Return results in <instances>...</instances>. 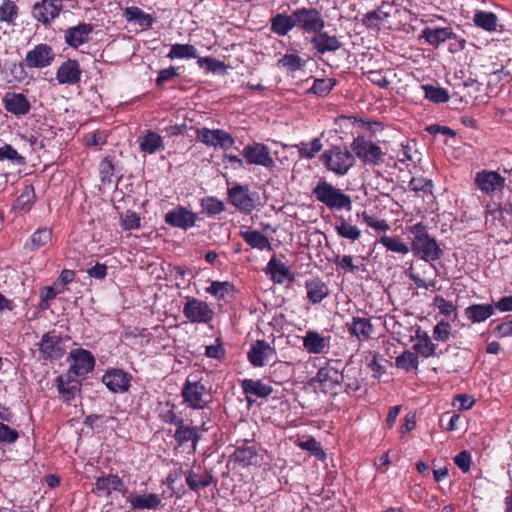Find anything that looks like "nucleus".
Wrapping results in <instances>:
<instances>
[{"mask_svg": "<svg viewBox=\"0 0 512 512\" xmlns=\"http://www.w3.org/2000/svg\"><path fill=\"white\" fill-rule=\"evenodd\" d=\"M82 70L75 59L64 61L56 71V80L59 84L75 85L80 82Z\"/></svg>", "mask_w": 512, "mask_h": 512, "instance_id": "obj_20", "label": "nucleus"}, {"mask_svg": "<svg viewBox=\"0 0 512 512\" xmlns=\"http://www.w3.org/2000/svg\"><path fill=\"white\" fill-rule=\"evenodd\" d=\"M101 181L103 183L110 182L114 174V165L109 157H105L99 165Z\"/></svg>", "mask_w": 512, "mask_h": 512, "instance_id": "obj_64", "label": "nucleus"}, {"mask_svg": "<svg viewBox=\"0 0 512 512\" xmlns=\"http://www.w3.org/2000/svg\"><path fill=\"white\" fill-rule=\"evenodd\" d=\"M432 187V181L423 177H413L409 182V188L414 192L431 193Z\"/></svg>", "mask_w": 512, "mask_h": 512, "instance_id": "obj_57", "label": "nucleus"}, {"mask_svg": "<svg viewBox=\"0 0 512 512\" xmlns=\"http://www.w3.org/2000/svg\"><path fill=\"white\" fill-rule=\"evenodd\" d=\"M185 476L186 484L189 489L197 492L201 488H206L210 486L213 482V475L209 471H204L203 473H197L194 469H189L187 471H179Z\"/></svg>", "mask_w": 512, "mask_h": 512, "instance_id": "obj_27", "label": "nucleus"}, {"mask_svg": "<svg viewBox=\"0 0 512 512\" xmlns=\"http://www.w3.org/2000/svg\"><path fill=\"white\" fill-rule=\"evenodd\" d=\"M234 290V285L228 281H213L211 285L206 288L207 293L213 295L219 300L225 299V297L229 294H232Z\"/></svg>", "mask_w": 512, "mask_h": 512, "instance_id": "obj_46", "label": "nucleus"}, {"mask_svg": "<svg viewBox=\"0 0 512 512\" xmlns=\"http://www.w3.org/2000/svg\"><path fill=\"white\" fill-rule=\"evenodd\" d=\"M312 194L330 210L351 211L352 209L351 197L326 180L318 181L312 190Z\"/></svg>", "mask_w": 512, "mask_h": 512, "instance_id": "obj_2", "label": "nucleus"}, {"mask_svg": "<svg viewBox=\"0 0 512 512\" xmlns=\"http://www.w3.org/2000/svg\"><path fill=\"white\" fill-rule=\"evenodd\" d=\"M414 349L423 357L428 358L435 355L436 345L431 342L429 337H425L414 345Z\"/></svg>", "mask_w": 512, "mask_h": 512, "instance_id": "obj_60", "label": "nucleus"}, {"mask_svg": "<svg viewBox=\"0 0 512 512\" xmlns=\"http://www.w3.org/2000/svg\"><path fill=\"white\" fill-rule=\"evenodd\" d=\"M170 59L175 58H197V50L191 44H174L171 47L170 52L167 55Z\"/></svg>", "mask_w": 512, "mask_h": 512, "instance_id": "obj_49", "label": "nucleus"}, {"mask_svg": "<svg viewBox=\"0 0 512 512\" xmlns=\"http://www.w3.org/2000/svg\"><path fill=\"white\" fill-rule=\"evenodd\" d=\"M182 311L186 319L196 324H209L215 315L209 304L194 297L187 298Z\"/></svg>", "mask_w": 512, "mask_h": 512, "instance_id": "obj_6", "label": "nucleus"}, {"mask_svg": "<svg viewBox=\"0 0 512 512\" xmlns=\"http://www.w3.org/2000/svg\"><path fill=\"white\" fill-rule=\"evenodd\" d=\"M451 326L448 322L440 321L433 329V338L437 341H447L450 337Z\"/></svg>", "mask_w": 512, "mask_h": 512, "instance_id": "obj_63", "label": "nucleus"}, {"mask_svg": "<svg viewBox=\"0 0 512 512\" xmlns=\"http://www.w3.org/2000/svg\"><path fill=\"white\" fill-rule=\"evenodd\" d=\"M203 212L208 215H217L224 211V203L214 197H208L201 201Z\"/></svg>", "mask_w": 512, "mask_h": 512, "instance_id": "obj_54", "label": "nucleus"}, {"mask_svg": "<svg viewBox=\"0 0 512 512\" xmlns=\"http://www.w3.org/2000/svg\"><path fill=\"white\" fill-rule=\"evenodd\" d=\"M124 16L128 22H137L142 27L150 28L154 22L150 14L145 13L136 6L127 7L124 11Z\"/></svg>", "mask_w": 512, "mask_h": 512, "instance_id": "obj_40", "label": "nucleus"}, {"mask_svg": "<svg viewBox=\"0 0 512 512\" xmlns=\"http://www.w3.org/2000/svg\"><path fill=\"white\" fill-rule=\"evenodd\" d=\"M196 134L197 139L207 146H219L224 150L230 149L235 143L232 135L222 129L201 128L197 129Z\"/></svg>", "mask_w": 512, "mask_h": 512, "instance_id": "obj_10", "label": "nucleus"}, {"mask_svg": "<svg viewBox=\"0 0 512 512\" xmlns=\"http://www.w3.org/2000/svg\"><path fill=\"white\" fill-rule=\"evenodd\" d=\"M388 251L407 254L410 251L409 246L398 236H382L379 241Z\"/></svg>", "mask_w": 512, "mask_h": 512, "instance_id": "obj_45", "label": "nucleus"}, {"mask_svg": "<svg viewBox=\"0 0 512 512\" xmlns=\"http://www.w3.org/2000/svg\"><path fill=\"white\" fill-rule=\"evenodd\" d=\"M241 387L246 395H254L260 398L268 397L272 394L273 388L264 384L261 380L244 379Z\"/></svg>", "mask_w": 512, "mask_h": 512, "instance_id": "obj_35", "label": "nucleus"}, {"mask_svg": "<svg viewBox=\"0 0 512 512\" xmlns=\"http://www.w3.org/2000/svg\"><path fill=\"white\" fill-rule=\"evenodd\" d=\"M494 314V306L491 304H473L465 309V316L473 323H480Z\"/></svg>", "mask_w": 512, "mask_h": 512, "instance_id": "obj_34", "label": "nucleus"}, {"mask_svg": "<svg viewBox=\"0 0 512 512\" xmlns=\"http://www.w3.org/2000/svg\"><path fill=\"white\" fill-rule=\"evenodd\" d=\"M352 152L365 165L379 166L384 163L385 153L381 147L364 136H357L351 145Z\"/></svg>", "mask_w": 512, "mask_h": 512, "instance_id": "obj_4", "label": "nucleus"}, {"mask_svg": "<svg viewBox=\"0 0 512 512\" xmlns=\"http://www.w3.org/2000/svg\"><path fill=\"white\" fill-rule=\"evenodd\" d=\"M52 231L49 228H39L31 236V250H37L51 241Z\"/></svg>", "mask_w": 512, "mask_h": 512, "instance_id": "obj_52", "label": "nucleus"}, {"mask_svg": "<svg viewBox=\"0 0 512 512\" xmlns=\"http://www.w3.org/2000/svg\"><path fill=\"white\" fill-rule=\"evenodd\" d=\"M19 438V433L16 429L0 422V444H12Z\"/></svg>", "mask_w": 512, "mask_h": 512, "instance_id": "obj_59", "label": "nucleus"}, {"mask_svg": "<svg viewBox=\"0 0 512 512\" xmlns=\"http://www.w3.org/2000/svg\"><path fill=\"white\" fill-rule=\"evenodd\" d=\"M196 220V214L182 206H178L177 208L170 210L165 215L166 224L183 230L193 227Z\"/></svg>", "mask_w": 512, "mask_h": 512, "instance_id": "obj_18", "label": "nucleus"}, {"mask_svg": "<svg viewBox=\"0 0 512 512\" xmlns=\"http://www.w3.org/2000/svg\"><path fill=\"white\" fill-rule=\"evenodd\" d=\"M139 146L141 151L154 154L163 148V139L158 133L149 130L140 140Z\"/></svg>", "mask_w": 512, "mask_h": 512, "instance_id": "obj_39", "label": "nucleus"}, {"mask_svg": "<svg viewBox=\"0 0 512 512\" xmlns=\"http://www.w3.org/2000/svg\"><path fill=\"white\" fill-rule=\"evenodd\" d=\"M62 9V0H42L34 4L32 15L37 21L47 25L59 16Z\"/></svg>", "mask_w": 512, "mask_h": 512, "instance_id": "obj_14", "label": "nucleus"}, {"mask_svg": "<svg viewBox=\"0 0 512 512\" xmlns=\"http://www.w3.org/2000/svg\"><path fill=\"white\" fill-rule=\"evenodd\" d=\"M56 386L58 392L65 396V400L70 401L80 391L81 384L77 379L68 375L66 379L63 376H58L56 378Z\"/></svg>", "mask_w": 512, "mask_h": 512, "instance_id": "obj_33", "label": "nucleus"}, {"mask_svg": "<svg viewBox=\"0 0 512 512\" xmlns=\"http://www.w3.org/2000/svg\"><path fill=\"white\" fill-rule=\"evenodd\" d=\"M177 77H179V73L175 67L170 66L162 69L159 71L158 77L156 78V86L162 87L165 83L171 82Z\"/></svg>", "mask_w": 512, "mask_h": 512, "instance_id": "obj_61", "label": "nucleus"}, {"mask_svg": "<svg viewBox=\"0 0 512 512\" xmlns=\"http://www.w3.org/2000/svg\"><path fill=\"white\" fill-rule=\"evenodd\" d=\"M335 84L336 80L333 78L315 79L312 87L308 90V93L323 97L330 93Z\"/></svg>", "mask_w": 512, "mask_h": 512, "instance_id": "obj_50", "label": "nucleus"}, {"mask_svg": "<svg viewBox=\"0 0 512 512\" xmlns=\"http://www.w3.org/2000/svg\"><path fill=\"white\" fill-rule=\"evenodd\" d=\"M128 501L133 510H155L162 500L160 495L149 493L146 495L132 494L129 496Z\"/></svg>", "mask_w": 512, "mask_h": 512, "instance_id": "obj_30", "label": "nucleus"}, {"mask_svg": "<svg viewBox=\"0 0 512 512\" xmlns=\"http://www.w3.org/2000/svg\"><path fill=\"white\" fill-rule=\"evenodd\" d=\"M55 53L48 44H38L25 56V64L29 68H44L54 61Z\"/></svg>", "mask_w": 512, "mask_h": 512, "instance_id": "obj_12", "label": "nucleus"}, {"mask_svg": "<svg viewBox=\"0 0 512 512\" xmlns=\"http://www.w3.org/2000/svg\"><path fill=\"white\" fill-rule=\"evenodd\" d=\"M38 347L40 360L55 361L65 354L63 339L55 331L43 334Z\"/></svg>", "mask_w": 512, "mask_h": 512, "instance_id": "obj_7", "label": "nucleus"}, {"mask_svg": "<svg viewBox=\"0 0 512 512\" xmlns=\"http://www.w3.org/2000/svg\"><path fill=\"white\" fill-rule=\"evenodd\" d=\"M66 288L62 286L61 290H56V286H45L40 292V303L39 308L41 310H47L50 308V302L56 298L58 294L65 292Z\"/></svg>", "mask_w": 512, "mask_h": 512, "instance_id": "obj_51", "label": "nucleus"}, {"mask_svg": "<svg viewBox=\"0 0 512 512\" xmlns=\"http://www.w3.org/2000/svg\"><path fill=\"white\" fill-rule=\"evenodd\" d=\"M320 160L326 169L337 176L346 175L355 164V156L345 146L334 145L325 150Z\"/></svg>", "mask_w": 512, "mask_h": 512, "instance_id": "obj_3", "label": "nucleus"}, {"mask_svg": "<svg viewBox=\"0 0 512 512\" xmlns=\"http://www.w3.org/2000/svg\"><path fill=\"white\" fill-rule=\"evenodd\" d=\"M505 182V178L496 171L482 170L475 176V184L487 195L502 192L505 187Z\"/></svg>", "mask_w": 512, "mask_h": 512, "instance_id": "obj_11", "label": "nucleus"}, {"mask_svg": "<svg viewBox=\"0 0 512 512\" xmlns=\"http://www.w3.org/2000/svg\"><path fill=\"white\" fill-rule=\"evenodd\" d=\"M305 64L306 61L297 54H285L277 61V67L285 69L288 73L302 70Z\"/></svg>", "mask_w": 512, "mask_h": 512, "instance_id": "obj_41", "label": "nucleus"}, {"mask_svg": "<svg viewBox=\"0 0 512 512\" xmlns=\"http://www.w3.org/2000/svg\"><path fill=\"white\" fill-rule=\"evenodd\" d=\"M294 147L298 150L301 158L312 159L322 150L323 145L320 138H314L310 142L302 141Z\"/></svg>", "mask_w": 512, "mask_h": 512, "instance_id": "obj_42", "label": "nucleus"}, {"mask_svg": "<svg viewBox=\"0 0 512 512\" xmlns=\"http://www.w3.org/2000/svg\"><path fill=\"white\" fill-rule=\"evenodd\" d=\"M303 347L311 354H322L329 347V338L321 336L316 331H307L303 338Z\"/></svg>", "mask_w": 512, "mask_h": 512, "instance_id": "obj_29", "label": "nucleus"}, {"mask_svg": "<svg viewBox=\"0 0 512 512\" xmlns=\"http://www.w3.org/2000/svg\"><path fill=\"white\" fill-rule=\"evenodd\" d=\"M231 460L241 467L256 465L258 463V451L255 445H248L244 441L238 445L231 455Z\"/></svg>", "mask_w": 512, "mask_h": 512, "instance_id": "obj_23", "label": "nucleus"}, {"mask_svg": "<svg viewBox=\"0 0 512 512\" xmlns=\"http://www.w3.org/2000/svg\"><path fill=\"white\" fill-rule=\"evenodd\" d=\"M174 439L179 445H183L189 441L192 442V447L195 450L198 441L200 440V435L198 433L197 427L187 426L184 422L180 424L175 433Z\"/></svg>", "mask_w": 512, "mask_h": 512, "instance_id": "obj_37", "label": "nucleus"}, {"mask_svg": "<svg viewBox=\"0 0 512 512\" xmlns=\"http://www.w3.org/2000/svg\"><path fill=\"white\" fill-rule=\"evenodd\" d=\"M407 229L413 235L411 251L414 256L426 262H434L442 257V249L436 239L429 235L427 227L423 223H416Z\"/></svg>", "mask_w": 512, "mask_h": 512, "instance_id": "obj_1", "label": "nucleus"}, {"mask_svg": "<svg viewBox=\"0 0 512 512\" xmlns=\"http://www.w3.org/2000/svg\"><path fill=\"white\" fill-rule=\"evenodd\" d=\"M241 238L251 247L259 250L271 249V244L266 236L256 230L240 231Z\"/></svg>", "mask_w": 512, "mask_h": 512, "instance_id": "obj_38", "label": "nucleus"}, {"mask_svg": "<svg viewBox=\"0 0 512 512\" xmlns=\"http://www.w3.org/2000/svg\"><path fill=\"white\" fill-rule=\"evenodd\" d=\"M18 7L11 0H4L0 5V21L13 23L17 17Z\"/></svg>", "mask_w": 512, "mask_h": 512, "instance_id": "obj_53", "label": "nucleus"}, {"mask_svg": "<svg viewBox=\"0 0 512 512\" xmlns=\"http://www.w3.org/2000/svg\"><path fill=\"white\" fill-rule=\"evenodd\" d=\"M132 376L121 369H111L107 371L102 382L113 393H125L129 390Z\"/></svg>", "mask_w": 512, "mask_h": 512, "instance_id": "obj_16", "label": "nucleus"}, {"mask_svg": "<svg viewBox=\"0 0 512 512\" xmlns=\"http://www.w3.org/2000/svg\"><path fill=\"white\" fill-rule=\"evenodd\" d=\"M453 32L450 28H430L426 27L421 34V37L425 39L427 43L432 46H439L446 40L450 39Z\"/></svg>", "mask_w": 512, "mask_h": 512, "instance_id": "obj_36", "label": "nucleus"}, {"mask_svg": "<svg viewBox=\"0 0 512 512\" xmlns=\"http://www.w3.org/2000/svg\"><path fill=\"white\" fill-rule=\"evenodd\" d=\"M266 273L271 275L275 283H282L284 279L294 281L295 275L289 271L283 262L273 256L266 267Z\"/></svg>", "mask_w": 512, "mask_h": 512, "instance_id": "obj_31", "label": "nucleus"}, {"mask_svg": "<svg viewBox=\"0 0 512 512\" xmlns=\"http://www.w3.org/2000/svg\"><path fill=\"white\" fill-rule=\"evenodd\" d=\"M70 356L73 358V363L70 366L69 374L83 376L93 370L95 359L91 352L79 348L72 350Z\"/></svg>", "mask_w": 512, "mask_h": 512, "instance_id": "obj_17", "label": "nucleus"}, {"mask_svg": "<svg viewBox=\"0 0 512 512\" xmlns=\"http://www.w3.org/2000/svg\"><path fill=\"white\" fill-rule=\"evenodd\" d=\"M206 387L200 381L191 382L189 379L184 383L181 395L184 402L193 409H203L209 402L205 399Z\"/></svg>", "mask_w": 512, "mask_h": 512, "instance_id": "obj_9", "label": "nucleus"}, {"mask_svg": "<svg viewBox=\"0 0 512 512\" xmlns=\"http://www.w3.org/2000/svg\"><path fill=\"white\" fill-rule=\"evenodd\" d=\"M10 160L17 164H24L25 158L21 156L11 145L5 144L0 147V161Z\"/></svg>", "mask_w": 512, "mask_h": 512, "instance_id": "obj_55", "label": "nucleus"}, {"mask_svg": "<svg viewBox=\"0 0 512 512\" xmlns=\"http://www.w3.org/2000/svg\"><path fill=\"white\" fill-rule=\"evenodd\" d=\"M242 156L247 164L259 165L269 169L275 167V161L271 156L270 149L263 143L253 142L246 145L242 150Z\"/></svg>", "mask_w": 512, "mask_h": 512, "instance_id": "obj_8", "label": "nucleus"}, {"mask_svg": "<svg viewBox=\"0 0 512 512\" xmlns=\"http://www.w3.org/2000/svg\"><path fill=\"white\" fill-rule=\"evenodd\" d=\"M335 230L340 237L351 241H356L361 236V231L358 229V227L349 224L343 217L338 218Z\"/></svg>", "mask_w": 512, "mask_h": 512, "instance_id": "obj_43", "label": "nucleus"}, {"mask_svg": "<svg viewBox=\"0 0 512 512\" xmlns=\"http://www.w3.org/2000/svg\"><path fill=\"white\" fill-rule=\"evenodd\" d=\"M248 185H236L228 190L230 202L240 211L250 213L255 208V196Z\"/></svg>", "mask_w": 512, "mask_h": 512, "instance_id": "obj_13", "label": "nucleus"}, {"mask_svg": "<svg viewBox=\"0 0 512 512\" xmlns=\"http://www.w3.org/2000/svg\"><path fill=\"white\" fill-rule=\"evenodd\" d=\"M3 105L7 112L16 116L26 115L31 109L29 100L22 93H7L3 98Z\"/></svg>", "mask_w": 512, "mask_h": 512, "instance_id": "obj_22", "label": "nucleus"}, {"mask_svg": "<svg viewBox=\"0 0 512 512\" xmlns=\"http://www.w3.org/2000/svg\"><path fill=\"white\" fill-rule=\"evenodd\" d=\"M197 64L199 67H205L208 71L213 73L226 69L224 62L212 57H198Z\"/></svg>", "mask_w": 512, "mask_h": 512, "instance_id": "obj_56", "label": "nucleus"}, {"mask_svg": "<svg viewBox=\"0 0 512 512\" xmlns=\"http://www.w3.org/2000/svg\"><path fill=\"white\" fill-rule=\"evenodd\" d=\"M395 364L397 368L405 371L417 369L419 361L418 355L415 352L405 350L402 354L395 358Z\"/></svg>", "mask_w": 512, "mask_h": 512, "instance_id": "obj_47", "label": "nucleus"}, {"mask_svg": "<svg viewBox=\"0 0 512 512\" xmlns=\"http://www.w3.org/2000/svg\"><path fill=\"white\" fill-rule=\"evenodd\" d=\"M295 26L304 33L320 32L325 28V20L321 12L314 7H301L293 10Z\"/></svg>", "mask_w": 512, "mask_h": 512, "instance_id": "obj_5", "label": "nucleus"}, {"mask_svg": "<svg viewBox=\"0 0 512 512\" xmlns=\"http://www.w3.org/2000/svg\"><path fill=\"white\" fill-rule=\"evenodd\" d=\"M111 490L120 492L122 494L127 493V488L125 487L123 480L116 474H108L96 479L95 492L99 496H109Z\"/></svg>", "mask_w": 512, "mask_h": 512, "instance_id": "obj_21", "label": "nucleus"}, {"mask_svg": "<svg viewBox=\"0 0 512 512\" xmlns=\"http://www.w3.org/2000/svg\"><path fill=\"white\" fill-rule=\"evenodd\" d=\"M94 27L90 23H80L70 27L64 32L65 43L71 48L77 49L79 46L90 41V35Z\"/></svg>", "mask_w": 512, "mask_h": 512, "instance_id": "obj_19", "label": "nucleus"}, {"mask_svg": "<svg viewBox=\"0 0 512 512\" xmlns=\"http://www.w3.org/2000/svg\"><path fill=\"white\" fill-rule=\"evenodd\" d=\"M275 354V350L265 340H257L248 352V360L254 367H263L266 360Z\"/></svg>", "mask_w": 512, "mask_h": 512, "instance_id": "obj_25", "label": "nucleus"}, {"mask_svg": "<svg viewBox=\"0 0 512 512\" xmlns=\"http://www.w3.org/2000/svg\"><path fill=\"white\" fill-rule=\"evenodd\" d=\"M316 378L323 389L332 391L344 382L345 375L337 368L326 366L318 370Z\"/></svg>", "mask_w": 512, "mask_h": 512, "instance_id": "obj_24", "label": "nucleus"}, {"mask_svg": "<svg viewBox=\"0 0 512 512\" xmlns=\"http://www.w3.org/2000/svg\"><path fill=\"white\" fill-rule=\"evenodd\" d=\"M295 27L293 11L290 15L278 13L271 18V30L279 36H286Z\"/></svg>", "mask_w": 512, "mask_h": 512, "instance_id": "obj_32", "label": "nucleus"}, {"mask_svg": "<svg viewBox=\"0 0 512 512\" xmlns=\"http://www.w3.org/2000/svg\"><path fill=\"white\" fill-rule=\"evenodd\" d=\"M346 327L349 334L359 341L370 339L373 333V325L368 318L353 317L350 323H346Z\"/></svg>", "mask_w": 512, "mask_h": 512, "instance_id": "obj_26", "label": "nucleus"}, {"mask_svg": "<svg viewBox=\"0 0 512 512\" xmlns=\"http://www.w3.org/2000/svg\"><path fill=\"white\" fill-rule=\"evenodd\" d=\"M120 224L124 230L137 229L140 226V217L137 213L128 210L124 215L121 216Z\"/></svg>", "mask_w": 512, "mask_h": 512, "instance_id": "obj_58", "label": "nucleus"}, {"mask_svg": "<svg viewBox=\"0 0 512 512\" xmlns=\"http://www.w3.org/2000/svg\"><path fill=\"white\" fill-rule=\"evenodd\" d=\"M424 96L433 103H445L449 100L448 91L441 87H435L429 84L422 85Z\"/></svg>", "mask_w": 512, "mask_h": 512, "instance_id": "obj_48", "label": "nucleus"}, {"mask_svg": "<svg viewBox=\"0 0 512 512\" xmlns=\"http://www.w3.org/2000/svg\"><path fill=\"white\" fill-rule=\"evenodd\" d=\"M474 23L486 31H495L497 28V16L492 12L478 11L474 14Z\"/></svg>", "mask_w": 512, "mask_h": 512, "instance_id": "obj_44", "label": "nucleus"}, {"mask_svg": "<svg viewBox=\"0 0 512 512\" xmlns=\"http://www.w3.org/2000/svg\"><path fill=\"white\" fill-rule=\"evenodd\" d=\"M307 298L312 304H318L329 294V288L320 278L315 277L305 282Z\"/></svg>", "mask_w": 512, "mask_h": 512, "instance_id": "obj_28", "label": "nucleus"}, {"mask_svg": "<svg viewBox=\"0 0 512 512\" xmlns=\"http://www.w3.org/2000/svg\"><path fill=\"white\" fill-rule=\"evenodd\" d=\"M310 44L313 49L320 55H324L328 52L335 53L342 46L343 43L336 35H330L323 29L320 32H316L310 39Z\"/></svg>", "mask_w": 512, "mask_h": 512, "instance_id": "obj_15", "label": "nucleus"}, {"mask_svg": "<svg viewBox=\"0 0 512 512\" xmlns=\"http://www.w3.org/2000/svg\"><path fill=\"white\" fill-rule=\"evenodd\" d=\"M390 14L382 10V8L376 9L374 11L368 12L362 22L365 26L371 27L375 25V21H383L388 18Z\"/></svg>", "mask_w": 512, "mask_h": 512, "instance_id": "obj_62", "label": "nucleus"}]
</instances>
